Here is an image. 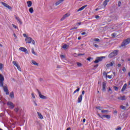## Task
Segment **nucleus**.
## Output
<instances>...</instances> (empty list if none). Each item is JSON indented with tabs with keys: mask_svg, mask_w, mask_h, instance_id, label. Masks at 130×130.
Masks as SVG:
<instances>
[{
	"mask_svg": "<svg viewBox=\"0 0 130 130\" xmlns=\"http://www.w3.org/2000/svg\"><path fill=\"white\" fill-rule=\"evenodd\" d=\"M102 91L105 92L106 91V82L104 81L102 84Z\"/></svg>",
	"mask_w": 130,
	"mask_h": 130,
	"instance_id": "obj_10",
	"label": "nucleus"
},
{
	"mask_svg": "<svg viewBox=\"0 0 130 130\" xmlns=\"http://www.w3.org/2000/svg\"><path fill=\"white\" fill-rule=\"evenodd\" d=\"M85 94V90H83L82 91V95H84Z\"/></svg>",
	"mask_w": 130,
	"mask_h": 130,
	"instance_id": "obj_59",
	"label": "nucleus"
},
{
	"mask_svg": "<svg viewBox=\"0 0 130 130\" xmlns=\"http://www.w3.org/2000/svg\"><path fill=\"white\" fill-rule=\"evenodd\" d=\"M68 17H70V14H69V13L66 14L62 17V18L61 19V21H63V20H64V19H66V18H68Z\"/></svg>",
	"mask_w": 130,
	"mask_h": 130,
	"instance_id": "obj_14",
	"label": "nucleus"
},
{
	"mask_svg": "<svg viewBox=\"0 0 130 130\" xmlns=\"http://www.w3.org/2000/svg\"><path fill=\"white\" fill-rule=\"evenodd\" d=\"M87 59L88 60V61H91V59H93V58H92L91 57H89Z\"/></svg>",
	"mask_w": 130,
	"mask_h": 130,
	"instance_id": "obj_43",
	"label": "nucleus"
},
{
	"mask_svg": "<svg viewBox=\"0 0 130 130\" xmlns=\"http://www.w3.org/2000/svg\"><path fill=\"white\" fill-rule=\"evenodd\" d=\"M1 4L6 8H7V9H9V10H10V11H12V7L10 6L9 5L5 3L4 2H2Z\"/></svg>",
	"mask_w": 130,
	"mask_h": 130,
	"instance_id": "obj_9",
	"label": "nucleus"
},
{
	"mask_svg": "<svg viewBox=\"0 0 130 130\" xmlns=\"http://www.w3.org/2000/svg\"><path fill=\"white\" fill-rule=\"evenodd\" d=\"M31 96H32V98H34V99H35V95H34V93H31Z\"/></svg>",
	"mask_w": 130,
	"mask_h": 130,
	"instance_id": "obj_48",
	"label": "nucleus"
},
{
	"mask_svg": "<svg viewBox=\"0 0 130 130\" xmlns=\"http://www.w3.org/2000/svg\"><path fill=\"white\" fill-rule=\"evenodd\" d=\"M14 111H15V112H16V113H18V112H19V111H20V109H19V108H15L14 109Z\"/></svg>",
	"mask_w": 130,
	"mask_h": 130,
	"instance_id": "obj_33",
	"label": "nucleus"
},
{
	"mask_svg": "<svg viewBox=\"0 0 130 130\" xmlns=\"http://www.w3.org/2000/svg\"><path fill=\"white\" fill-rule=\"evenodd\" d=\"M34 103L35 105H36V106H37V103H36V102H35V101H34Z\"/></svg>",
	"mask_w": 130,
	"mask_h": 130,
	"instance_id": "obj_57",
	"label": "nucleus"
},
{
	"mask_svg": "<svg viewBox=\"0 0 130 130\" xmlns=\"http://www.w3.org/2000/svg\"><path fill=\"white\" fill-rule=\"evenodd\" d=\"M37 114L39 116V118H40V119H43V116H42V114H41V113H39V112H38Z\"/></svg>",
	"mask_w": 130,
	"mask_h": 130,
	"instance_id": "obj_20",
	"label": "nucleus"
},
{
	"mask_svg": "<svg viewBox=\"0 0 130 130\" xmlns=\"http://www.w3.org/2000/svg\"><path fill=\"white\" fill-rule=\"evenodd\" d=\"M98 115L99 116V117H101V118H103V117H102V116L100 115V114H98Z\"/></svg>",
	"mask_w": 130,
	"mask_h": 130,
	"instance_id": "obj_56",
	"label": "nucleus"
},
{
	"mask_svg": "<svg viewBox=\"0 0 130 130\" xmlns=\"http://www.w3.org/2000/svg\"><path fill=\"white\" fill-rule=\"evenodd\" d=\"M114 56H115L112 53V52L109 54L108 57H109V58H112V57H114Z\"/></svg>",
	"mask_w": 130,
	"mask_h": 130,
	"instance_id": "obj_24",
	"label": "nucleus"
},
{
	"mask_svg": "<svg viewBox=\"0 0 130 130\" xmlns=\"http://www.w3.org/2000/svg\"><path fill=\"white\" fill-rule=\"evenodd\" d=\"M102 113H105L109 112V111L108 110H103L101 111Z\"/></svg>",
	"mask_w": 130,
	"mask_h": 130,
	"instance_id": "obj_34",
	"label": "nucleus"
},
{
	"mask_svg": "<svg viewBox=\"0 0 130 130\" xmlns=\"http://www.w3.org/2000/svg\"><path fill=\"white\" fill-rule=\"evenodd\" d=\"M79 91H80V88H79V87H77V89L74 91L73 94H76V93L77 92H79Z\"/></svg>",
	"mask_w": 130,
	"mask_h": 130,
	"instance_id": "obj_32",
	"label": "nucleus"
},
{
	"mask_svg": "<svg viewBox=\"0 0 130 130\" xmlns=\"http://www.w3.org/2000/svg\"><path fill=\"white\" fill-rule=\"evenodd\" d=\"M27 7L30 8L32 6V2L31 1H27Z\"/></svg>",
	"mask_w": 130,
	"mask_h": 130,
	"instance_id": "obj_23",
	"label": "nucleus"
},
{
	"mask_svg": "<svg viewBox=\"0 0 130 130\" xmlns=\"http://www.w3.org/2000/svg\"><path fill=\"white\" fill-rule=\"evenodd\" d=\"M94 47H95L96 48H98L99 46H98V45H97V44H95V45H94Z\"/></svg>",
	"mask_w": 130,
	"mask_h": 130,
	"instance_id": "obj_58",
	"label": "nucleus"
},
{
	"mask_svg": "<svg viewBox=\"0 0 130 130\" xmlns=\"http://www.w3.org/2000/svg\"><path fill=\"white\" fill-rule=\"evenodd\" d=\"M77 64L78 66V67H82V64L80 62H77Z\"/></svg>",
	"mask_w": 130,
	"mask_h": 130,
	"instance_id": "obj_39",
	"label": "nucleus"
},
{
	"mask_svg": "<svg viewBox=\"0 0 130 130\" xmlns=\"http://www.w3.org/2000/svg\"><path fill=\"white\" fill-rule=\"evenodd\" d=\"M3 89H4V92H6V95H9V94H10V92H9V89H8V86H2Z\"/></svg>",
	"mask_w": 130,
	"mask_h": 130,
	"instance_id": "obj_8",
	"label": "nucleus"
},
{
	"mask_svg": "<svg viewBox=\"0 0 130 130\" xmlns=\"http://www.w3.org/2000/svg\"><path fill=\"white\" fill-rule=\"evenodd\" d=\"M81 35H86V32H83L81 34Z\"/></svg>",
	"mask_w": 130,
	"mask_h": 130,
	"instance_id": "obj_60",
	"label": "nucleus"
},
{
	"mask_svg": "<svg viewBox=\"0 0 130 130\" xmlns=\"http://www.w3.org/2000/svg\"><path fill=\"white\" fill-rule=\"evenodd\" d=\"M118 7H120V6H121V2H120V1L118 2Z\"/></svg>",
	"mask_w": 130,
	"mask_h": 130,
	"instance_id": "obj_44",
	"label": "nucleus"
},
{
	"mask_svg": "<svg viewBox=\"0 0 130 130\" xmlns=\"http://www.w3.org/2000/svg\"><path fill=\"white\" fill-rule=\"evenodd\" d=\"M82 24V22H79L77 23V25H81Z\"/></svg>",
	"mask_w": 130,
	"mask_h": 130,
	"instance_id": "obj_63",
	"label": "nucleus"
},
{
	"mask_svg": "<svg viewBox=\"0 0 130 130\" xmlns=\"http://www.w3.org/2000/svg\"><path fill=\"white\" fill-rule=\"evenodd\" d=\"M69 47V45H67V44H64L63 46H62V48H64V49H68V48Z\"/></svg>",
	"mask_w": 130,
	"mask_h": 130,
	"instance_id": "obj_31",
	"label": "nucleus"
},
{
	"mask_svg": "<svg viewBox=\"0 0 130 130\" xmlns=\"http://www.w3.org/2000/svg\"><path fill=\"white\" fill-rule=\"evenodd\" d=\"M83 99V95L81 94L78 99L77 102L78 103H81L82 102V100Z\"/></svg>",
	"mask_w": 130,
	"mask_h": 130,
	"instance_id": "obj_12",
	"label": "nucleus"
},
{
	"mask_svg": "<svg viewBox=\"0 0 130 130\" xmlns=\"http://www.w3.org/2000/svg\"><path fill=\"white\" fill-rule=\"evenodd\" d=\"M113 64H114V61H112V62H111L110 63H108L106 65V67L107 68H109L110 67H112L113 66Z\"/></svg>",
	"mask_w": 130,
	"mask_h": 130,
	"instance_id": "obj_16",
	"label": "nucleus"
},
{
	"mask_svg": "<svg viewBox=\"0 0 130 130\" xmlns=\"http://www.w3.org/2000/svg\"><path fill=\"white\" fill-rule=\"evenodd\" d=\"M15 19L17 20V22H18V23L20 24V25H22V24H23V22H22V21H21V19H20V18L16 16Z\"/></svg>",
	"mask_w": 130,
	"mask_h": 130,
	"instance_id": "obj_17",
	"label": "nucleus"
},
{
	"mask_svg": "<svg viewBox=\"0 0 130 130\" xmlns=\"http://www.w3.org/2000/svg\"><path fill=\"white\" fill-rule=\"evenodd\" d=\"M31 62H32V63H33V64H34V66H37L38 67L39 64H38V63L36 62V61H35L34 60H32Z\"/></svg>",
	"mask_w": 130,
	"mask_h": 130,
	"instance_id": "obj_30",
	"label": "nucleus"
},
{
	"mask_svg": "<svg viewBox=\"0 0 130 130\" xmlns=\"http://www.w3.org/2000/svg\"><path fill=\"white\" fill-rule=\"evenodd\" d=\"M71 127H68L67 128V130H71Z\"/></svg>",
	"mask_w": 130,
	"mask_h": 130,
	"instance_id": "obj_64",
	"label": "nucleus"
},
{
	"mask_svg": "<svg viewBox=\"0 0 130 130\" xmlns=\"http://www.w3.org/2000/svg\"><path fill=\"white\" fill-rule=\"evenodd\" d=\"M23 36H24V37H25L26 38H27V37H28L27 36V35H26V34H23Z\"/></svg>",
	"mask_w": 130,
	"mask_h": 130,
	"instance_id": "obj_51",
	"label": "nucleus"
},
{
	"mask_svg": "<svg viewBox=\"0 0 130 130\" xmlns=\"http://www.w3.org/2000/svg\"><path fill=\"white\" fill-rule=\"evenodd\" d=\"M31 52L32 54H34V55H36V56L38 55L36 52H35V51L34 50V48H31Z\"/></svg>",
	"mask_w": 130,
	"mask_h": 130,
	"instance_id": "obj_25",
	"label": "nucleus"
},
{
	"mask_svg": "<svg viewBox=\"0 0 130 130\" xmlns=\"http://www.w3.org/2000/svg\"><path fill=\"white\" fill-rule=\"evenodd\" d=\"M96 109H99V110H101V107L98 106L95 107Z\"/></svg>",
	"mask_w": 130,
	"mask_h": 130,
	"instance_id": "obj_41",
	"label": "nucleus"
},
{
	"mask_svg": "<svg viewBox=\"0 0 130 130\" xmlns=\"http://www.w3.org/2000/svg\"><path fill=\"white\" fill-rule=\"evenodd\" d=\"M29 12L30 14H33L34 12V10H33V8L31 7L29 9Z\"/></svg>",
	"mask_w": 130,
	"mask_h": 130,
	"instance_id": "obj_27",
	"label": "nucleus"
},
{
	"mask_svg": "<svg viewBox=\"0 0 130 130\" xmlns=\"http://www.w3.org/2000/svg\"><path fill=\"white\" fill-rule=\"evenodd\" d=\"M116 130H121V127H118L116 129Z\"/></svg>",
	"mask_w": 130,
	"mask_h": 130,
	"instance_id": "obj_50",
	"label": "nucleus"
},
{
	"mask_svg": "<svg viewBox=\"0 0 130 130\" xmlns=\"http://www.w3.org/2000/svg\"><path fill=\"white\" fill-rule=\"evenodd\" d=\"M78 29V27L75 26V27H72V28L71 29V30H76V29Z\"/></svg>",
	"mask_w": 130,
	"mask_h": 130,
	"instance_id": "obj_38",
	"label": "nucleus"
},
{
	"mask_svg": "<svg viewBox=\"0 0 130 130\" xmlns=\"http://www.w3.org/2000/svg\"><path fill=\"white\" fill-rule=\"evenodd\" d=\"M126 86H127V84H126V83L124 84L121 89V92H124V91H125V89H126Z\"/></svg>",
	"mask_w": 130,
	"mask_h": 130,
	"instance_id": "obj_18",
	"label": "nucleus"
},
{
	"mask_svg": "<svg viewBox=\"0 0 130 130\" xmlns=\"http://www.w3.org/2000/svg\"><path fill=\"white\" fill-rule=\"evenodd\" d=\"M103 75L106 76V77H107V73H106V72H104Z\"/></svg>",
	"mask_w": 130,
	"mask_h": 130,
	"instance_id": "obj_47",
	"label": "nucleus"
},
{
	"mask_svg": "<svg viewBox=\"0 0 130 130\" xmlns=\"http://www.w3.org/2000/svg\"><path fill=\"white\" fill-rule=\"evenodd\" d=\"M112 53L115 56H116L118 54V50H115Z\"/></svg>",
	"mask_w": 130,
	"mask_h": 130,
	"instance_id": "obj_19",
	"label": "nucleus"
},
{
	"mask_svg": "<svg viewBox=\"0 0 130 130\" xmlns=\"http://www.w3.org/2000/svg\"><path fill=\"white\" fill-rule=\"evenodd\" d=\"M129 43H130V38H127L123 41L120 47H125Z\"/></svg>",
	"mask_w": 130,
	"mask_h": 130,
	"instance_id": "obj_1",
	"label": "nucleus"
},
{
	"mask_svg": "<svg viewBox=\"0 0 130 130\" xmlns=\"http://www.w3.org/2000/svg\"><path fill=\"white\" fill-rule=\"evenodd\" d=\"M94 41H95L96 42H99V41H100V40L99 39H94Z\"/></svg>",
	"mask_w": 130,
	"mask_h": 130,
	"instance_id": "obj_40",
	"label": "nucleus"
},
{
	"mask_svg": "<svg viewBox=\"0 0 130 130\" xmlns=\"http://www.w3.org/2000/svg\"><path fill=\"white\" fill-rule=\"evenodd\" d=\"M103 6H104V8H106V6H107V2L104 1L103 3Z\"/></svg>",
	"mask_w": 130,
	"mask_h": 130,
	"instance_id": "obj_29",
	"label": "nucleus"
},
{
	"mask_svg": "<svg viewBox=\"0 0 130 130\" xmlns=\"http://www.w3.org/2000/svg\"><path fill=\"white\" fill-rule=\"evenodd\" d=\"M10 97L11 98H14L15 97V95L14 94V92H11L10 94Z\"/></svg>",
	"mask_w": 130,
	"mask_h": 130,
	"instance_id": "obj_28",
	"label": "nucleus"
},
{
	"mask_svg": "<svg viewBox=\"0 0 130 130\" xmlns=\"http://www.w3.org/2000/svg\"><path fill=\"white\" fill-rule=\"evenodd\" d=\"M12 26H13V28H15V29H18V26H17V25L13 24Z\"/></svg>",
	"mask_w": 130,
	"mask_h": 130,
	"instance_id": "obj_37",
	"label": "nucleus"
},
{
	"mask_svg": "<svg viewBox=\"0 0 130 130\" xmlns=\"http://www.w3.org/2000/svg\"><path fill=\"white\" fill-rule=\"evenodd\" d=\"M7 105L9 106V108H10V109H13L14 107H15V105L12 102H8L7 103Z\"/></svg>",
	"mask_w": 130,
	"mask_h": 130,
	"instance_id": "obj_7",
	"label": "nucleus"
},
{
	"mask_svg": "<svg viewBox=\"0 0 130 130\" xmlns=\"http://www.w3.org/2000/svg\"><path fill=\"white\" fill-rule=\"evenodd\" d=\"M122 71L125 73V72H126V69H125V67H123Z\"/></svg>",
	"mask_w": 130,
	"mask_h": 130,
	"instance_id": "obj_42",
	"label": "nucleus"
},
{
	"mask_svg": "<svg viewBox=\"0 0 130 130\" xmlns=\"http://www.w3.org/2000/svg\"><path fill=\"white\" fill-rule=\"evenodd\" d=\"M116 113H117V111L116 110H115L114 111V114H116Z\"/></svg>",
	"mask_w": 130,
	"mask_h": 130,
	"instance_id": "obj_61",
	"label": "nucleus"
},
{
	"mask_svg": "<svg viewBox=\"0 0 130 130\" xmlns=\"http://www.w3.org/2000/svg\"><path fill=\"white\" fill-rule=\"evenodd\" d=\"M37 91L38 92L40 98L41 99H47V98L46 96H44L41 94V92L39 91V90H38V89H37Z\"/></svg>",
	"mask_w": 130,
	"mask_h": 130,
	"instance_id": "obj_5",
	"label": "nucleus"
},
{
	"mask_svg": "<svg viewBox=\"0 0 130 130\" xmlns=\"http://www.w3.org/2000/svg\"><path fill=\"white\" fill-rule=\"evenodd\" d=\"M117 99H118V100L123 101V100H126V98L125 97V95H124V96L118 97Z\"/></svg>",
	"mask_w": 130,
	"mask_h": 130,
	"instance_id": "obj_15",
	"label": "nucleus"
},
{
	"mask_svg": "<svg viewBox=\"0 0 130 130\" xmlns=\"http://www.w3.org/2000/svg\"><path fill=\"white\" fill-rule=\"evenodd\" d=\"M113 89H114L115 91H118V87L114 86H113Z\"/></svg>",
	"mask_w": 130,
	"mask_h": 130,
	"instance_id": "obj_35",
	"label": "nucleus"
},
{
	"mask_svg": "<svg viewBox=\"0 0 130 130\" xmlns=\"http://www.w3.org/2000/svg\"><path fill=\"white\" fill-rule=\"evenodd\" d=\"M13 64L15 66V67H16V68L18 70V71H19L20 72L22 71V70L21 69V67H20V66H19V64H18V62H17L16 61H14Z\"/></svg>",
	"mask_w": 130,
	"mask_h": 130,
	"instance_id": "obj_6",
	"label": "nucleus"
},
{
	"mask_svg": "<svg viewBox=\"0 0 130 130\" xmlns=\"http://www.w3.org/2000/svg\"><path fill=\"white\" fill-rule=\"evenodd\" d=\"M25 41H26V43H32L34 45H35V41L34 40L32 39L31 37H27L26 39H25Z\"/></svg>",
	"mask_w": 130,
	"mask_h": 130,
	"instance_id": "obj_2",
	"label": "nucleus"
},
{
	"mask_svg": "<svg viewBox=\"0 0 130 130\" xmlns=\"http://www.w3.org/2000/svg\"><path fill=\"white\" fill-rule=\"evenodd\" d=\"M120 108H121V109H123V110H125V109H126V108L124 106H123V105L120 106Z\"/></svg>",
	"mask_w": 130,
	"mask_h": 130,
	"instance_id": "obj_36",
	"label": "nucleus"
},
{
	"mask_svg": "<svg viewBox=\"0 0 130 130\" xmlns=\"http://www.w3.org/2000/svg\"><path fill=\"white\" fill-rule=\"evenodd\" d=\"M64 0H59L58 2H57L55 3V6H58V5H60V4H61Z\"/></svg>",
	"mask_w": 130,
	"mask_h": 130,
	"instance_id": "obj_22",
	"label": "nucleus"
},
{
	"mask_svg": "<svg viewBox=\"0 0 130 130\" xmlns=\"http://www.w3.org/2000/svg\"><path fill=\"white\" fill-rule=\"evenodd\" d=\"M99 66V64H97L95 66H94V68H98Z\"/></svg>",
	"mask_w": 130,
	"mask_h": 130,
	"instance_id": "obj_55",
	"label": "nucleus"
},
{
	"mask_svg": "<svg viewBox=\"0 0 130 130\" xmlns=\"http://www.w3.org/2000/svg\"><path fill=\"white\" fill-rule=\"evenodd\" d=\"M0 70L2 72L4 71V64L2 63H0Z\"/></svg>",
	"mask_w": 130,
	"mask_h": 130,
	"instance_id": "obj_26",
	"label": "nucleus"
},
{
	"mask_svg": "<svg viewBox=\"0 0 130 130\" xmlns=\"http://www.w3.org/2000/svg\"><path fill=\"white\" fill-rule=\"evenodd\" d=\"M4 81H5V77L3 75L0 74V86L4 87Z\"/></svg>",
	"mask_w": 130,
	"mask_h": 130,
	"instance_id": "obj_4",
	"label": "nucleus"
},
{
	"mask_svg": "<svg viewBox=\"0 0 130 130\" xmlns=\"http://www.w3.org/2000/svg\"><path fill=\"white\" fill-rule=\"evenodd\" d=\"M19 50L23 51V52H25V53H28V50L26 48L21 47L19 48Z\"/></svg>",
	"mask_w": 130,
	"mask_h": 130,
	"instance_id": "obj_11",
	"label": "nucleus"
},
{
	"mask_svg": "<svg viewBox=\"0 0 130 130\" xmlns=\"http://www.w3.org/2000/svg\"><path fill=\"white\" fill-rule=\"evenodd\" d=\"M100 18V16L99 15L95 16V19H99Z\"/></svg>",
	"mask_w": 130,
	"mask_h": 130,
	"instance_id": "obj_49",
	"label": "nucleus"
},
{
	"mask_svg": "<svg viewBox=\"0 0 130 130\" xmlns=\"http://www.w3.org/2000/svg\"><path fill=\"white\" fill-rule=\"evenodd\" d=\"M108 91H109V92H110L111 94V93H112V90L111 89V88H110V87L109 88Z\"/></svg>",
	"mask_w": 130,
	"mask_h": 130,
	"instance_id": "obj_45",
	"label": "nucleus"
},
{
	"mask_svg": "<svg viewBox=\"0 0 130 130\" xmlns=\"http://www.w3.org/2000/svg\"><path fill=\"white\" fill-rule=\"evenodd\" d=\"M61 58H64V55H60Z\"/></svg>",
	"mask_w": 130,
	"mask_h": 130,
	"instance_id": "obj_53",
	"label": "nucleus"
},
{
	"mask_svg": "<svg viewBox=\"0 0 130 130\" xmlns=\"http://www.w3.org/2000/svg\"><path fill=\"white\" fill-rule=\"evenodd\" d=\"M13 35H14V37H15V38H17V35H16V34L14 33L13 34Z\"/></svg>",
	"mask_w": 130,
	"mask_h": 130,
	"instance_id": "obj_62",
	"label": "nucleus"
},
{
	"mask_svg": "<svg viewBox=\"0 0 130 130\" xmlns=\"http://www.w3.org/2000/svg\"><path fill=\"white\" fill-rule=\"evenodd\" d=\"M81 55H85V53H83V54H78V56H81Z\"/></svg>",
	"mask_w": 130,
	"mask_h": 130,
	"instance_id": "obj_52",
	"label": "nucleus"
},
{
	"mask_svg": "<svg viewBox=\"0 0 130 130\" xmlns=\"http://www.w3.org/2000/svg\"><path fill=\"white\" fill-rule=\"evenodd\" d=\"M102 117H106L107 119H110V117H111V116L110 115H102Z\"/></svg>",
	"mask_w": 130,
	"mask_h": 130,
	"instance_id": "obj_21",
	"label": "nucleus"
},
{
	"mask_svg": "<svg viewBox=\"0 0 130 130\" xmlns=\"http://www.w3.org/2000/svg\"><path fill=\"white\" fill-rule=\"evenodd\" d=\"M112 36H113V37H115L116 36V34L113 33V34H112Z\"/></svg>",
	"mask_w": 130,
	"mask_h": 130,
	"instance_id": "obj_54",
	"label": "nucleus"
},
{
	"mask_svg": "<svg viewBox=\"0 0 130 130\" xmlns=\"http://www.w3.org/2000/svg\"><path fill=\"white\" fill-rule=\"evenodd\" d=\"M107 78H108L109 79H111L112 78V76L111 75H107Z\"/></svg>",
	"mask_w": 130,
	"mask_h": 130,
	"instance_id": "obj_46",
	"label": "nucleus"
},
{
	"mask_svg": "<svg viewBox=\"0 0 130 130\" xmlns=\"http://www.w3.org/2000/svg\"><path fill=\"white\" fill-rule=\"evenodd\" d=\"M87 7H88V5H87L82 6L77 10V12H80L81 11H83V10H84L85 8H87Z\"/></svg>",
	"mask_w": 130,
	"mask_h": 130,
	"instance_id": "obj_13",
	"label": "nucleus"
},
{
	"mask_svg": "<svg viewBox=\"0 0 130 130\" xmlns=\"http://www.w3.org/2000/svg\"><path fill=\"white\" fill-rule=\"evenodd\" d=\"M103 58H105V56L97 57L96 60L94 61V63H98V62L102 61Z\"/></svg>",
	"mask_w": 130,
	"mask_h": 130,
	"instance_id": "obj_3",
	"label": "nucleus"
}]
</instances>
